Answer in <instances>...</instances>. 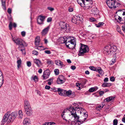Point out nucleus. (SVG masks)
<instances>
[{"label":"nucleus","instance_id":"3","mask_svg":"<svg viewBox=\"0 0 125 125\" xmlns=\"http://www.w3.org/2000/svg\"><path fill=\"white\" fill-rule=\"evenodd\" d=\"M63 43L65 44L66 47L71 49L74 48L75 46V40L73 37L67 36L64 37Z\"/></svg>","mask_w":125,"mask_h":125},{"label":"nucleus","instance_id":"24","mask_svg":"<svg viewBox=\"0 0 125 125\" xmlns=\"http://www.w3.org/2000/svg\"><path fill=\"white\" fill-rule=\"evenodd\" d=\"M40 41L39 37L37 36L35 39V44L36 46H37L39 45Z\"/></svg>","mask_w":125,"mask_h":125},{"label":"nucleus","instance_id":"17","mask_svg":"<svg viewBox=\"0 0 125 125\" xmlns=\"http://www.w3.org/2000/svg\"><path fill=\"white\" fill-rule=\"evenodd\" d=\"M115 97L110 96L104 100V101L109 102L110 101L113 102L114 100Z\"/></svg>","mask_w":125,"mask_h":125},{"label":"nucleus","instance_id":"41","mask_svg":"<svg viewBox=\"0 0 125 125\" xmlns=\"http://www.w3.org/2000/svg\"><path fill=\"white\" fill-rule=\"evenodd\" d=\"M84 0H77V2L78 3L81 5V6L82 7H83V5H82L83 4H82V2L83 3V1Z\"/></svg>","mask_w":125,"mask_h":125},{"label":"nucleus","instance_id":"10","mask_svg":"<svg viewBox=\"0 0 125 125\" xmlns=\"http://www.w3.org/2000/svg\"><path fill=\"white\" fill-rule=\"evenodd\" d=\"M45 17L44 16L40 15L37 19V22L39 24H43L44 21Z\"/></svg>","mask_w":125,"mask_h":125},{"label":"nucleus","instance_id":"37","mask_svg":"<svg viewBox=\"0 0 125 125\" xmlns=\"http://www.w3.org/2000/svg\"><path fill=\"white\" fill-rule=\"evenodd\" d=\"M116 27V30L117 31L119 32L120 34H122V33L121 31L120 27L118 25H117Z\"/></svg>","mask_w":125,"mask_h":125},{"label":"nucleus","instance_id":"12","mask_svg":"<svg viewBox=\"0 0 125 125\" xmlns=\"http://www.w3.org/2000/svg\"><path fill=\"white\" fill-rule=\"evenodd\" d=\"M24 109L25 112L27 115L31 116L32 115V111L31 107L27 108Z\"/></svg>","mask_w":125,"mask_h":125},{"label":"nucleus","instance_id":"9","mask_svg":"<svg viewBox=\"0 0 125 125\" xmlns=\"http://www.w3.org/2000/svg\"><path fill=\"white\" fill-rule=\"evenodd\" d=\"M65 78L62 75H59L57 78V83L58 84H61L63 83L65 81Z\"/></svg>","mask_w":125,"mask_h":125},{"label":"nucleus","instance_id":"13","mask_svg":"<svg viewBox=\"0 0 125 125\" xmlns=\"http://www.w3.org/2000/svg\"><path fill=\"white\" fill-rule=\"evenodd\" d=\"M55 91H58V94L60 95L64 96L65 92V90L61 89L60 88H58L56 89V90Z\"/></svg>","mask_w":125,"mask_h":125},{"label":"nucleus","instance_id":"39","mask_svg":"<svg viewBox=\"0 0 125 125\" xmlns=\"http://www.w3.org/2000/svg\"><path fill=\"white\" fill-rule=\"evenodd\" d=\"M43 73L50 75V71L48 69L44 71Z\"/></svg>","mask_w":125,"mask_h":125},{"label":"nucleus","instance_id":"51","mask_svg":"<svg viewBox=\"0 0 125 125\" xmlns=\"http://www.w3.org/2000/svg\"><path fill=\"white\" fill-rule=\"evenodd\" d=\"M73 104V105H74V106H73V108L74 107V108L75 109V107H79V105H78V104H77V103H74Z\"/></svg>","mask_w":125,"mask_h":125},{"label":"nucleus","instance_id":"42","mask_svg":"<svg viewBox=\"0 0 125 125\" xmlns=\"http://www.w3.org/2000/svg\"><path fill=\"white\" fill-rule=\"evenodd\" d=\"M55 74L56 75H58L59 73V70L58 69H56L54 70V71Z\"/></svg>","mask_w":125,"mask_h":125},{"label":"nucleus","instance_id":"14","mask_svg":"<svg viewBox=\"0 0 125 125\" xmlns=\"http://www.w3.org/2000/svg\"><path fill=\"white\" fill-rule=\"evenodd\" d=\"M88 116V115L84 113L83 114V116L81 117L80 119V120H78V121L79 122L80 124L83 123L86 119V118Z\"/></svg>","mask_w":125,"mask_h":125},{"label":"nucleus","instance_id":"64","mask_svg":"<svg viewBox=\"0 0 125 125\" xmlns=\"http://www.w3.org/2000/svg\"><path fill=\"white\" fill-rule=\"evenodd\" d=\"M73 10V8H70L68 9V11L70 12H72Z\"/></svg>","mask_w":125,"mask_h":125},{"label":"nucleus","instance_id":"25","mask_svg":"<svg viewBox=\"0 0 125 125\" xmlns=\"http://www.w3.org/2000/svg\"><path fill=\"white\" fill-rule=\"evenodd\" d=\"M78 17L77 16H75L72 17L71 21L73 23L76 24L78 21Z\"/></svg>","mask_w":125,"mask_h":125},{"label":"nucleus","instance_id":"57","mask_svg":"<svg viewBox=\"0 0 125 125\" xmlns=\"http://www.w3.org/2000/svg\"><path fill=\"white\" fill-rule=\"evenodd\" d=\"M116 61V60L115 59H112V61H111L112 62V63H110L111 65H112Z\"/></svg>","mask_w":125,"mask_h":125},{"label":"nucleus","instance_id":"47","mask_svg":"<svg viewBox=\"0 0 125 125\" xmlns=\"http://www.w3.org/2000/svg\"><path fill=\"white\" fill-rule=\"evenodd\" d=\"M47 9L49 10H50L51 11H53L54 9L53 8L51 7H48L47 8Z\"/></svg>","mask_w":125,"mask_h":125},{"label":"nucleus","instance_id":"6","mask_svg":"<svg viewBox=\"0 0 125 125\" xmlns=\"http://www.w3.org/2000/svg\"><path fill=\"white\" fill-rule=\"evenodd\" d=\"M81 45L80 48L78 55L82 56L83 55L84 53L87 52L89 51L87 45L80 43Z\"/></svg>","mask_w":125,"mask_h":125},{"label":"nucleus","instance_id":"4","mask_svg":"<svg viewBox=\"0 0 125 125\" xmlns=\"http://www.w3.org/2000/svg\"><path fill=\"white\" fill-rule=\"evenodd\" d=\"M12 40L16 44L19 45V47L21 48H23V47L26 46L27 44L22 39L17 38V37H12Z\"/></svg>","mask_w":125,"mask_h":125},{"label":"nucleus","instance_id":"19","mask_svg":"<svg viewBox=\"0 0 125 125\" xmlns=\"http://www.w3.org/2000/svg\"><path fill=\"white\" fill-rule=\"evenodd\" d=\"M30 124V121L29 119L26 118L24 119L23 124V125H29Z\"/></svg>","mask_w":125,"mask_h":125},{"label":"nucleus","instance_id":"62","mask_svg":"<svg viewBox=\"0 0 125 125\" xmlns=\"http://www.w3.org/2000/svg\"><path fill=\"white\" fill-rule=\"evenodd\" d=\"M71 68L73 70H74L76 68V67L75 66H71Z\"/></svg>","mask_w":125,"mask_h":125},{"label":"nucleus","instance_id":"58","mask_svg":"<svg viewBox=\"0 0 125 125\" xmlns=\"http://www.w3.org/2000/svg\"><path fill=\"white\" fill-rule=\"evenodd\" d=\"M50 86H49L46 85L45 86V88L47 90H49L50 88Z\"/></svg>","mask_w":125,"mask_h":125},{"label":"nucleus","instance_id":"5","mask_svg":"<svg viewBox=\"0 0 125 125\" xmlns=\"http://www.w3.org/2000/svg\"><path fill=\"white\" fill-rule=\"evenodd\" d=\"M113 46H111L110 45L106 46L104 48V50L107 52V55H111L112 54H115V52L116 49Z\"/></svg>","mask_w":125,"mask_h":125},{"label":"nucleus","instance_id":"7","mask_svg":"<svg viewBox=\"0 0 125 125\" xmlns=\"http://www.w3.org/2000/svg\"><path fill=\"white\" fill-rule=\"evenodd\" d=\"M106 3L109 7L110 8L113 7L115 8L116 7L115 4L117 3L115 0H107Z\"/></svg>","mask_w":125,"mask_h":125},{"label":"nucleus","instance_id":"11","mask_svg":"<svg viewBox=\"0 0 125 125\" xmlns=\"http://www.w3.org/2000/svg\"><path fill=\"white\" fill-rule=\"evenodd\" d=\"M69 113H71V115H72L74 117L75 120L78 123V124L79 125L80 124L79 122L78 121V120H80V119H79V117L78 114H77L76 113V112H70Z\"/></svg>","mask_w":125,"mask_h":125},{"label":"nucleus","instance_id":"31","mask_svg":"<svg viewBox=\"0 0 125 125\" xmlns=\"http://www.w3.org/2000/svg\"><path fill=\"white\" fill-rule=\"evenodd\" d=\"M19 118L22 119L23 117V114L22 111L21 110L19 111Z\"/></svg>","mask_w":125,"mask_h":125},{"label":"nucleus","instance_id":"46","mask_svg":"<svg viewBox=\"0 0 125 125\" xmlns=\"http://www.w3.org/2000/svg\"><path fill=\"white\" fill-rule=\"evenodd\" d=\"M38 52L35 50L33 51H32V54H33L34 55H38Z\"/></svg>","mask_w":125,"mask_h":125},{"label":"nucleus","instance_id":"48","mask_svg":"<svg viewBox=\"0 0 125 125\" xmlns=\"http://www.w3.org/2000/svg\"><path fill=\"white\" fill-rule=\"evenodd\" d=\"M94 88L93 87H91L90 88L89 90V91L90 92H94L95 91L94 89Z\"/></svg>","mask_w":125,"mask_h":125},{"label":"nucleus","instance_id":"60","mask_svg":"<svg viewBox=\"0 0 125 125\" xmlns=\"http://www.w3.org/2000/svg\"><path fill=\"white\" fill-rule=\"evenodd\" d=\"M81 85V83H76V86L77 87H78L79 88V89H78V90H80V85Z\"/></svg>","mask_w":125,"mask_h":125},{"label":"nucleus","instance_id":"55","mask_svg":"<svg viewBox=\"0 0 125 125\" xmlns=\"http://www.w3.org/2000/svg\"><path fill=\"white\" fill-rule=\"evenodd\" d=\"M8 12L9 14H10L11 13V9L9 8L8 10Z\"/></svg>","mask_w":125,"mask_h":125},{"label":"nucleus","instance_id":"50","mask_svg":"<svg viewBox=\"0 0 125 125\" xmlns=\"http://www.w3.org/2000/svg\"><path fill=\"white\" fill-rule=\"evenodd\" d=\"M12 24L11 22H10L9 25V29L10 30H11L12 29Z\"/></svg>","mask_w":125,"mask_h":125},{"label":"nucleus","instance_id":"23","mask_svg":"<svg viewBox=\"0 0 125 125\" xmlns=\"http://www.w3.org/2000/svg\"><path fill=\"white\" fill-rule=\"evenodd\" d=\"M2 7L4 10H6V1L4 0H1Z\"/></svg>","mask_w":125,"mask_h":125},{"label":"nucleus","instance_id":"33","mask_svg":"<svg viewBox=\"0 0 125 125\" xmlns=\"http://www.w3.org/2000/svg\"><path fill=\"white\" fill-rule=\"evenodd\" d=\"M89 68L91 70L97 72V67H94V66H90L89 67Z\"/></svg>","mask_w":125,"mask_h":125},{"label":"nucleus","instance_id":"56","mask_svg":"<svg viewBox=\"0 0 125 125\" xmlns=\"http://www.w3.org/2000/svg\"><path fill=\"white\" fill-rule=\"evenodd\" d=\"M52 18L51 17L48 18L47 20V21L48 22H50L51 21H52Z\"/></svg>","mask_w":125,"mask_h":125},{"label":"nucleus","instance_id":"63","mask_svg":"<svg viewBox=\"0 0 125 125\" xmlns=\"http://www.w3.org/2000/svg\"><path fill=\"white\" fill-rule=\"evenodd\" d=\"M99 94L100 95H103L104 94V91H102L99 92Z\"/></svg>","mask_w":125,"mask_h":125},{"label":"nucleus","instance_id":"36","mask_svg":"<svg viewBox=\"0 0 125 125\" xmlns=\"http://www.w3.org/2000/svg\"><path fill=\"white\" fill-rule=\"evenodd\" d=\"M53 78H50L47 80L48 84L49 85H51L52 84V83L53 82Z\"/></svg>","mask_w":125,"mask_h":125},{"label":"nucleus","instance_id":"30","mask_svg":"<svg viewBox=\"0 0 125 125\" xmlns=\"http://www.w3.org/2000/svg\"><path fill=\"white\" fill-rule=\"evenodd\" d=\"M24 47H23V48H21L20 47H19L18 49L19 50L22 52V54H25L26 52Z\"/></svg>","mask_w":125,"mask_h":125},{"label":"nucleus","instance_id":"29","mask_svg":"<svg viewBox=\"0 0 125 125\" xmlns=\"http://www.w3.org/2000/svg\"><path fill=\"white\" fill-rule=\"evenodd\" d=\"M17 63L18 69H19V68L21 67V59H20L17 60Z\"/></svg>","mask_w":125,"mask_h":125},{"label":"nucleus","instance_id":"18","mask_svg":"<svg viewBox=\"0 0 125 125\" xmlns=\"http://www.w3.org/2000/svg\"><path fill=\"white\" fill-rule=\"evenodd\" d=\"M34 62L35 63L36 65L39 67H40L42 64L41 61L37 59H34Z\"/></svg>","mask_w":125,"mask_h":125},{"label":"nucleus","instance_id":"49","mask_svg":"<svg viewBox=\"0 0 125 125\" xmlns=\"http://www.w3.org/2000/svg\"><path fill=\"white\" fill-rule=\"evenodd\" d=\"M27 66L29 67H30L31 66V63L30 61H28L27 62Z\"/></svg>","mask_w":125,"mask_h":125},{"label":"nucleus","instance_id":"53","mask_svg":"<svg viewBox=\"0 0 125 125\" xmlns=\"http://www.w3.org/2000/svg\"><path fill=\"white\" fill-rule=\"evenodd\" d=\"M21 34L23 37H24L25 36L26 32L25 31H22L21 32Z\"/></svg>","mask_w":125,"mask_h":125},{"label":"nucleus","instance_id":"54","mask_svg":"<svg viewBox=\"0 0 125 125\" xmlns=\"http://www.w3.org/2000/svg\"><path fill=\"white\" fill-rule=\"evenodd\" d=\"M122 30L125 33V24H124L122 26Z\"/></svg>","mask_w":125,"mask_h":125},{"label":"nucleus","instance_id":"26","mask_svg":"<svg viewBox=\"0 0 125 125\" xmlns=\"http://www.w3.org/2000/svg\"><path fill=\"white\" fill-rule=\"evenodd\" d=\"M97 71L98 72V73L102 75H103L104 74L103 71L100 67H97Z\"/></svg>","mask_w":125,"mask_h":125},{"label":"nucleus","instance_id":"28","mask_svg":"<svg viewBox=\"0 0 125 125\" xmlns=\"http://www.w3.org/2000/svg\"><path fill=\"white\" fill-rule=\"evenodd\" d=\"M111 85V84L110 83H104L102 85V86L103 87H110Z\"/></svg>","mask_w":125,"mask_h":125},{"label":"nucleus","instance_id":"32","mask_svg":"<svg viewBox=\"0 0 125 125\" xmlns=\"http://www.w3.org/2000/svg\"><path fill=\"white\" fill-rule=\"evenodd\" d=\"M117 18H115V20L117 21L120 22V23H123V22H121L122 21H123V20H122V18L120 16H118Z\"/></svg>","mask_w":125,"mask_h":125},{"label":"nucleus","instance_id":"20","mask_svg":"<svg viewBox=\"0 0 125 125\" xmlns=\"http://www.w3.org/2000/svg\"><path fill=\"white\" fill-rule=\"evenodd\" d=\"M91 11H92L93 13L94 14V15H96L97 16H99V11L96 8L92 9Z\"/></svg>","mask_w":125,"mask_h":125},{"label":"nucleus","instance_id":"44","mask_svg":"<svg viewBox=\"0 0 125 125\" xmlns=\"http://www.w3.org/2000/svg\"><path fill=\"white\" fill-rule=\"evenodd\" d=\"M53 124H55L54 123L51 122L46 123L45 124H43L42 125H52Z\"/></svg>","mask_w":125,"mask_h":125},{"label":"nucleus","instance_id":"8","mask_svg":"<svg viewBox=\"0 0 125 125\" xmlns=\"http://www.w3.org/2000/svg\"><path fill=\"white\" fill-rule=\"evenodd\" d=\"M83 4L84 7L86 8V9H89L92 8V4H93V2L92 1H85L84 0L83 1Z\"/></svg>","mask_w":125,"mask_h":125},{"label":"nucleus","instance_id":"52","mask_svg":"<svg viewBox=\"0 0 125 125\" xmlns=\"http://www.w3.org/2000/svg\"><path fill=\"white\" fill-rule=\"evenodd\" d=\"M115 78L113 76L111 77L110 78V80L111 81L114 82L115 81Z\"/></svg>","mask_w":125,"mask_h":125},{"label":"nucleus","instance_id":"1","mask_svg":"<svg viewBox=\"0 0 125 125\" xmlns=\"http://www.w3.org/2000/svg\"><path fill=\"white\" fill-rule=\"evenodd\" d=\"M10 113V111H9L5 114L1 121V125H3L6 122L9 123L12 122L17 116L16 112H12L11 114Z\"/></svg>","mask_w":125,"mask_h":125},{"label":"nucleus","instance_id":"45","mask_svg":"<svg viewBox=\"0 0 125 125\" xmlns=\"http://www.w3.org/2000/svg\"><path fill=\"white\" fill-rule=\"evenodd\" d=\"M90 21L92 22H94L96 21V19L93 17H91L90 18Z\"/></svg>","mask_w":125,"mask_h":125},{"label":"nucleus","instance_id":"21","mask_svg":"<svg viewBox=\"0 0 125 125\" xmlns=\"http://www.w3.org/2000/svg\"><path fill=\"white\" fill-rule=\"evenodd\" d=\"M0 79L1 81L0 88L3 84L4 83V78L2 75V73L0 70Z\"/></svg>","mask_w":125,"mask_h":125},{"label":"nucleus","instance_id":"27","mask_svg":"<svg viewBox=\"0 0 125 125\" xmlns=\"http://www.w3.org/2000/svg\"><path fill=\"white\" fill-rule=\"evenodd\" d=\"M72 92L70 90H69L68 91L65 90L64 96H69L72 94Z\"/></svg>","mask_w":125,"mask_h":125},{"label":"nucleus","instance_id":"61","mask_svg":"<svg viewBox=\"0 0 125 125\" xmlns=\"http://www.w3.org/2000/svg\"><path fill=\"white\" fill-rule=\"evenodd\" d=\"M60 62V60H56L55 61V63L56 65H59V62Z\"/></svg>","mask_w":125,"mask_h":125},{"label":"nucleus","instance_id":"35","mask_svg":"<svg viewBox=\"0 0 125 125\" xmlns=\"http://www.w3.org/2000/svg\"><path fill=\"white\" fill-rule=\"evenodd\" d=\"M104 24L103 22H100L98 23V24H95V26L97 27H100L101 25H103Z\"/></svg>","mask_w":125,"mask_h":125},{"label":"nucleus","instance_id":"38","mask_svg":"<svg viewBox=\"0 0 125 125\" xmlns=\"http://www.w3.org/2000/svg\"><path fill=\"white\" fill-rule=\"evenodd\" d=\"M47 63L48 65L50 64H53L54 63V62L48 59L47 60Z\"/></svg>","mask_w":125,"mask_h":125},{"label":"nucleus","instance_id":"40","mask_svg":"<svg viewBox=\"0 0 125 125\" xmlns=\"http://www.w3.org/2000/svg\"><path fill=\"white\" fill-rule=\"evenodd\" d=\"M32 78H33V80H34L35 82H37L38 81V78L37 76L36 75H35L33 77H32Z\"/></svg>","mask_w":125,"mask_h":125},{"label":"nucleus","instance_id":"2","mask_svg":"<svg viewBox=\"0 0 125 125\" xmlns=\"http://www.w3.org/2000/svg\"><path fill=\"white\" fill-rule=\"evenodd\" d=\"M73 108L72 107V106H70V107L68 108H67L66 109H65L61 114V116L63 119L66 121H67V119L65 116L67 114V113L70 112H76V113L77 114H81V111H83V110H84V109L81 107L80 108L79 107H75Z\"/></svg>","mask_w":125,"mask_h":125},{"label":"nucleus","instance_id":"34","mask_svg":"<svg viewBox=\"0 0 125 125\" xmlns=\"http://www.w3.org/2000/svg\"><path fill=\"white\" fill-rule=\"evenodd\" d=\"M49 75L43 73V74L42 75L43 79L45 80L48 78L49 77Z\"/></svg>","mask_w":125,"mask_h":125},{"label":"nucleus","instance_id":"43","mask_svg":"<svg viewBox=\"0 0 125 125\" xmlns=\"http://www.w3.org/2000/svg\"><path fill=\"white\" fill-rule=\"evenodd\" d=\"M118 122V120L117 119H115L113 121V125H117Z\"/></svg>","mask_w":125,"mask_h":125},{"label":"nucleus","instance_id":"22","mask_svg":"<svg viewBox=\"0 0 125 125\" xmlns=\"http://www.w3.org/2000/svg\"><path fill=\"white\" fill-rule=\"evenodd\" d=\"M59 25L61 28L62 29H66V23L64 22H60Z\"/></svg>","mask_w":125,"mask_h":125},{"label":"nucleus","instance_id":"59","mask_svg":"<svg viewBox=\"0 0 125 125\" xmlns=\"http://www.w3.org/2000/svg\"><path fill=\"white\" fill-rule=\"evenodd\" d=\"M45 52L46 54H50L51 52L49 50H46L45 51Z\"/></svg>","mask_w":125,"mask_h":125},{"label":"nucleus","instance_id":"16","mask_svg":"<svg viewBox=\"0 0 125 125\" xmlns=\"http://www.w3.org/2000/svg\"><path fill=\"white\" fill-rule=\"evenodd\" d=\"M49 26H48L43 29L41 32L42 35H44L47 34L49 31Z\"/></svg>","mask_w":125,"mask_h":125},{"label":"nucleus","instance_id":"15","mask_svg":"<svg viewBox=\"0 0 125 125\" xmlns=\"http://www.w3.org/2000/svg\"><path fill=\"white\" fill-rule=\"evenodd\" d=\"M31 107L30 104L28 100L26 99L24 101V108Z\"/></svg>","mask_w":125,"mask_h":125}]
</instances>
